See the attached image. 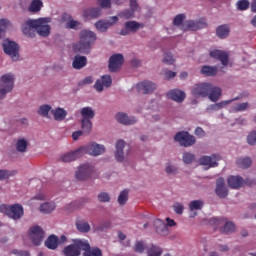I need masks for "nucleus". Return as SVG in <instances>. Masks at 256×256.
<instances>
[{
  "label": "nucleus",
  "mask_w": 256,
  "mask_h": 256,
  "mask_svg": "<svg viewBox=\"0 0 256 256\" xmlns=\"http://www.w3.org/2000/svg\"><path fill=\"white\" fill-rule=\"evenodd\" d=\"M237 98L232 100H226L222 101L220 103L211 104L206 108L207 113H213V111H219L220 109H223V107H226V105H230V103H233V101H236Z\"/></svg>",
  "instance_id": "c756f323"
},
{
  "label": "nucleus",
  "mask_w": 256,
  "mask_h": 256,
  "mask_svg": "<svg viewBox=\"0 0 256 256\" xmlns=\"http://www.w3.org/2000/svg\"><path fill=\"white\" fill-rule=\"evenodd\" d=\"M123 149H125V141L123 140H118L116 142V152H115V157L116 160L119 163H122V161H124L125 159V153L123 152Z\"/></svg>",
  "instance_id": "cd10ccee"
},
{
  "label": "nucleus",
  "mask_w": 256,
  "mask_h": 256,
  "mask_svg": "<svg viewBox=\"0 0 256 256\" xmlns=\"http://www.w3.org/2000/svg\"><path fill=\"white\" fill-rule=\"evenodd\" d=\"M217 161H221L219 154H213L212 156H202L200 158V165H207L208 167H217Z\"/></svg>",
  "instance_id": "aec40b11"
},
{
  "label": "nucleus",
  "mask_w": 256,
  "mask_h": 256,
  "mask_svg": "<svg viewBox=\"0 0 256 256\" xmlns=\"http://www.w3.org/2000/svg\"><path fill=\"white\" fill-rule=\"evenodd\" d=\"M135 253H143L145 251V243L143 241H137L134 245Z\"/></svg>",
  "instance_id": "bf43d9fd"
},
{
  "label": "nucleus",
  "mask_w": 256,
  "mask_h": 256,
  "mask_svg": "<svg viewBox=\"0 0 256 256\" xmlns=\"http://www.w3.org/2000/svg\"><path fill=\"white\" fill-rule=\"evenodd\" d=\"M98 201L100 203H109V201H111V195L107 192H101L98 194Z\"/></svg>",
  "instance_id": "3c124183"
},
{
  "label": "nucleus",
  "mask_w": 256,
  "mask_h": 256,
  "mask_svg": "<svg viewBox=\"0 0 256 256\" xmlns=\"http://www.w3.org/2000/svg\"><path fill=\"white\" fill-rule=\"evenodd\" d=\"M247 109H249V102H243L235 104L232 108V111H234V113H240L243 111H247Z\"/></svg>",
  "instance_id": "09e8293b"
},
{
  "label": "nucleus",
  "mask_w": 256,
  "mask_h": 256,
  "mask_svg": "<svg viewBox=\"0 0 256 256\" xmlns=\"http://www.w3.org/2000/svg\"><path fill=\"white\" fill-rule=\"evenodd\" d=\"M7 27H9V20L1 19L0 20V39H1L2 33H4V31L7 30Z\"/></svg>",
  "instance_id": "e2e57ef3"
},
{
  "label": "nucleus",
  "mask_w": 256,
  "mask_h": 256,
  "mask_svg": "<svg viewBox=\"0 0 256 256\" xmlns=\"http://www.w3.org/2000/svg\"><path fill=\"white\" fill-rule=\"evenodd\" d=\"M37 20H28L22 25V33L26 35V37H35V33H37Z\"/></svg>",
  "instance_id": "2eb2a0df"
},
{
  "label": "nucleus",
  "mask_w": 256,
  "mask_h": 256,
  "mask_svg": "<svg viewBox=\"0 0 256 256\" xmlns=\"http://www.w3.org/2000/svg\"><path fill=\"white\" fill-rule=\"evenodd\" d=\"M102 9H111V0H97Z\"/></svg>",
  "instance_id": "0e129e2a"
},
{
  "label": "nucleus",
  "mask_w": 256,
  "mask_h": 256,
  "mask_svg": "<svg viewBox=\"0 0 256 256\" xmlns=\"http://www.w3.org/2000/svg\"><path fill=\"white\" fill-rule=\"evenodd\" d=\"M173 209H174L175 213H177V215H183V209H184L183 204L175 203L173 205Z\"/></svg>",
  "instance_id": "774afa93"
},
{
  "label": "nucleus",
  "mask_w": 256,
  "mask_h": 256,
  "mask_svg": "<svg viewBox=\"0 0 256 256\" xmlns=\"http://www.w3.org/2000/svg\"><path fill=\"white\" fill-rule=\"evenodd\" d=\"M83 256H103V250L99 247H92L88 240L84 241Z\"/></svg>",
  "instance_id": "6ab92c4d"
},
{
  "label": "nucleus",
  "mask_w": 256,
  "mask_h": 256,
  "mask_svg": "<svg viewBox=\"0 0 256 256\" xmlns=\"http://www.w3.org/2000/svg\"><path fill=\"white\" fill-rule=\"evenodd\" d=\"M222 93H223V91L221 90V88H219L217 86H213L212 84H210L208 99H210V101L216 103V101L218 99H221Z\"/></svg>",
  "instance_id": "c85d7f7f"
},
{
  "label": "nucleus",
  "mask_w": 256,
  "mask_h": 256,
  "mask_svg": "<svg viewBox=\"0 0 256 256\" xmlns=\"http://www.w3.org/2000/svg\"><path fill=\"white\" fill-rule=\"evenodd\" d=\"M84 17H88L90 19H97L98 17H101V8L95 7L86 9L84 11Z\"/></svg>",
  "instance_id": "72a5a7b5"
},
{
  "label": "nucleus",
  "mask_w": 256,
  "mask_h": 256,
  "mask_svg": "<svg viewBox=\"0 0 256 256\" xmlns=\"http://www.w3.org/2000/svg\"><path fill=\"white\" fill-rule=\"evenodd\" d=\"M193 161H195V155L189 152H185L183 154V162L186 165H190V163H192Z\"/></svg>",
  "instance_id": "603ef678"
},
{
  "label": "nucleus",
  "mask_w": 256,
  "mask_h": 256,
  "mask_svg": "<svg viewBox=\"0 0 256 256\" xmlns=\"http://www.w3.org/2000/svg\"><path fill=\"white\" fill-rule=\"evenodd\" d=\"M120 17L123 19H132V17H135V10H124L121 12Z\"/></svg>",
  "instance_id": "680f3d73"
},
{
  "label": "nucleus",
  "mask_w": 256,
  "mask_h": 256,
  "mask_svg": "<svg viewBox=\"0 0 256 256\" xmlns=\"http://www.w3.org/2000/svg\"><path fill=\"white\" fill-rule=\"evenodd\" d=\"M138 93H142V95H149V93H153L156 89L155 83L151 81L139 82L136 86Z\"/></svg>",
  "instance_id": "f3484780"
},
{
  "label": "nucleus",
  "mask_w": 256,
  "mask_h": 256,
  "mask_svg": "<svg viewBox=\"0 0 256 256\" xmlns=\"http://www.w3.org/2000/svg\"><path fill=\"white\" fill-rule=\"evenodd\" d=\"M147 254L148 256H161L163 254V249L152 244L150 248H147Z\"/></svg>",
  "instance_id": "de8ad7c7"
},
{
  "label": "nucleus",
  "mask_w": 256,
  "mask_h": 256,
  "mask_svg": "<svg viewBox=\"0 0 256 256\" xmlns=\"http://www.w3.org/2000/svg\"><path fill=\"white\" fill-rule=\"evenodd\" d=\"M41 7H43V2L41 0H33L28 8L30 13H37L41 11Z\"/></svg>",
  "instance_id": "a18cd8bd"
},
{
  "label": "nucleus",
  "mask_w": 256,
  "mask_h": 256,
  "mask_svg": "<svg viewBox=\"0 0 256 256\" xmlns=\"http://www.w3.org/2000/svg\"><path fill=\"white\" fill-rule=\"evenodd\" d=\"M40 212L49 215V213H53L55 211V203L53 202H45L40 206Z\"/></svg>",
  "instance_id": "ea45409f"
},
{
  "label": "nucleus",
  "mask_w": 256,
  "mask_h": 256,
  "mask_svg": "<svg viewBox=\"0 0 256 256\" xmlns=\"http://www.w3.org/2000/svg\"><path fill=\"white\" fill-rule=\"evenodd\" d=\"M80 150L82 151V155H92L93 157H99V155H103L105 153V146L100 145L97 142H92L88 144L87 146L80 147Z\"/></svg>",
  "instance_id": "423d86ee"
},
{
  "label": "nucleus",
  "mask_w": 256,
  "mask_h": 256,
  "mask_svg": "<svg viewBox=\"0 0 256 256\" xmlns=\"http://www.w3.org/2000/svg\"><path fill=\"white\" fill-rule=\"evenodd\" d=\"M253 161L250 157L238 158L236 160V164L240 169H249L251 167Z\"/></svg>",
  "instance_id": "4c0bfd02"
},
{
  "label": "nucleus",
  "mask_w": 256,
  "mask_h": 256,
  "mask_svg": "<svg viewBox=\"0 0 256 256\" xmlns=\"http://www.w3.org/2000/svg\"><path fill=\"white\" fill-rule=\"evenodd\" d=\"M80 123L84 135H89L93 129V122L90 119H81Z\"/></svg>",
  "instance_id": "e433bc0d"
},
{
  "label": "nucleus",
  "mask_w": 256,
  "mask_h": 256,
  "mask_svg": "<svg viewBox=\"0 0 256 256\" xmlns=\"http://www.w3.org/2000/svg\"><path fill=\"white\" fill-rule=\"evenodd\" d=\"M237 9L239 11H247L249 9V2L248 0H240L237 2Z\"/></svg>",
  "instance_id": "5fc2aeb1"
},
{
  "label": "nucleus",
  "mask_w": 256,
  "mask_h": 256,
  "mask_svg": "<svg viewBox=\"0 0 256 256\" xmlns=\"http://www.w3.org/2000/svg\"><path fill=\"white\" fill-rule=\"evenodd\" d=\"M227 183L230 189H241L243 185H248L249 187H251V185H256V180H251L249 178L244 180L240 176H230L227 179Z\"/></svg>",
  "instance_id": "20e7f679"
},
{
  "label": "nucleus",
  "mask_w": 256,
  "mask_h": 256,
  "mask_svg": "<svg viewBox=\"0 0 256 256\" xmlns=\"http://www.w3.org/2000/svg\"><path fill=\"white\" fill-rule=\"evenodd\" d=\"M112 84L113 79H111V75H104L100 80L96 81L94 88L96 91L101 93V91H103V87H111Z\"/></svg>",
  "instance_id": "4be33fe9"
},
{
  "label": "nucleus",
  "mask_w": 256,
  "mask_h": 256,
  "mask_svg": "<svg viewBox=\"0 0 256 256\" xmlns=\"http://www.w3.org/2000/svg\"><path fill=\"white\" fill-rule=\"evenodd\" d=\"M229 33H230V30L227 24L218 26L216 29V35L220 39H225L226 37H229Z\"/></svg>",
  "instance_id": "c9c22d12"
},
{
  "label": "nucleus",
  "mask_w": 256,
  "mask_h": 256,
  "mask_svg": "<svg viewBox=\"0 0 256 256\" xmlns=\"http://www.w3.org/2000/svg\"><path fill=\"white\" fill-rule=\"evenodd\" d=\"M80 157H83V152L81 148L76 149L70 153H66L61 157L63 163H71V161H77Z\"/></svg>",
  "instance_id": "393cba45"
},
{
  "label": "nucleus",
  "mask_w": 256,
  "mask_h": 256,
  "mask_svg": "<svg viewBox=\"0 0 256 256\" xmlns=\"http://www.w3.org/2000/svg\"><path fill=\"white\" fill-rule=\"evenodd\" d=\"M52 115L56 121H63L67 117V112L63 108H58L56 110H51Z\"/></svg>",
  "instance_id": "79ce46f5"
},
{
  "label": "nucleus",
  "mask_w": 256,
  "mask_h": 256,
  "mask_svg": "<svg viewBox=\"0 0 256 256\" xmlns=\"http://www.w3.org/2000/svg\"><path fill=\"white\" fill-rule=\"evenodd\" d=\"M29 237L33 245L39 247L43 242V239H45V232L40 226H33L29 229Z\"/></svg>",
  "instance_id": "0eeeda50"
},
{
  "label": "nucleus",
  "mask_w": 256,
  "mask_h": 256,
  "mask_svg": "<svg viewBox=\"0 0 256 256\" xmlns=\"http://www.w3.org/2000/svg\"><path fill=\"white\" fill-rule=\"evenodd\" d=\"M15 175V171L0 170V181L3 179H9Z\"/></svg>",
  "instance_id": "13d9d810"
},
{
  "label": "nucleus",
  "mask_w": 256,
  "mask_h": 256,
  "mask_svg": "<svg viewBox=\"0 0 256 256\" xmlns=\"http://www.w3.org/2000/svg\"><path fill=\"white\" fill-rule=\"evenodd\" d=\"M49 111H51V106L49 105H42L39 108V115H42V117H47L49 115Z\"/></svg>",
  "instance_id": "6e6d98bb"
},
{
  "label": "nucleus",
  "mask_w": 256,
  "mask_h": 256,
  "mask_svg": "<svg viewBox=\"0 0 256 256\" xmlns=\"http://www.w3.org/2000/svg\"><path fill=\"white\" fill-rule=\"evenodd\" d=\"M85 245V239H75L73 244L66 246L63 250L65 256H80Z\"/></svg>",
  "instance_id": "7ed1b4c3"
},
{
  "label": "nucleus",
  "mask_w": 256,
  "mask_h": 256,
  "mask_svg": "<svg viewBox=\"0 0 256 256\" xmlns=\"http://www.w3.org/2000/svg\"><path fill=\"white\" fill-rule=\"evenodd\" d=\"M82 119H95V110L91 107H83L80 111Z\"/></svg>",
  "instance_id": "f704fd0d"
},
{
  "label": "nucleus",
  "mask_w": 256,
  "mask_h": 256,
  "mask_svg": "<svg viewBox=\"0 0 256 256\" xmlns=\"http://www.w3.org/2000/svg\"><path fill=\"white\" fill-rule=\"evenodd\" d=\"M210 57H212L213 59H218V61H221L224 67H227V65H229V54H227V52L225 51L213 50L210 52Z\"/></svg>",
  "instance_id": "412c9836"
},
{
  "label": "nucleus",
  "mask_w": 256,
  "mask_h": 256,
  "mask_svg": "<svg viewBox=\"0 0 256 256\" xmlns=\"http://www.w3.org/2000/svg\"><path fill=\"white\" fill-rule=\"evenodd\" d=\"M116 120L122 125H135V123H137L135 117H129L126 113L123 112L116 114Z\"/></svg>",
  "instance_id": "bb28decb"
},
{
  "label": "nucleus",
  "mask_w": 256,
  "mask_h": 256,
  "mask_svg": "<svg viewBox=\"0 0 256 256\" xmlns=\"http://www.w3.org/2000/svg\"><path fill=\"white\" fill-rule=\"evenodd\" d=\"M207 23L203 19L200 20H187L181 26L182 31H199V29H205Z\"/></svg>",
  "instance_id": "6e6552de"
},
{
  "label": "nucleus",
  "mask_w": 256,
  "mask_h": 256,
  "mask_svg": "<svg viewBox=\"0 0 256 256\" xmlns=\"http://www.w3.org/2000/svg\"><path fill=\"white\" fill-rule=\"evenodd\" d=\"M129 201V190H123L118 196L119 205H125Z\"/></svg>",
  "instance_id": "8fccbe9b"
},
{
  "label": "nucleus",
  "mask_w": 256,
  "mask_h": 256,
  "mask_svg": "<svg viewBox=\"0 0 256 256\" xmlns=\"http://www.w3.org/2000/svg\"><path fill=\"white\" fill-rule=\"evenodd\" d=\"M87 65V57L76 55L73 59L72 66L73 69L81 70Z\"/></svg>",
  "instance_id": "7c9ffc66"
},
{
  "label": "nucleus",
  "mask_w": 256,
  "mask_h": 256,
  "mask_svg": "<svg viewBox=\"0 0 256 256\" xmlns=\"http://www.w3.org/2000/svg\"><path fill=\"white\" fill-rule=\"evenodd\" d=\"M154 227L156 233H158V235H162V237H167L169 234V227H167V224L161 219H156L154 221Z\"/></svg>",
  "instance_id": "a878e982"
},
{
  "label": "nucleus",
  "mask_w": 256,
  "mask_h": 256,
  "mask_svg": "<svg viewBox=\"0 0 256 256\" xmlns=\"http://www.w3.org/2000/svg\"><path fill=\"white\" fill-rule=\"evenodd\" d=\"M79 27H81V23H79V22L76 21V20H70V21L67 23V28H68V29H79Z\"/></svg>",
  "instance_id": "69168bd1"
},
{
  "label": "nucleus",
  "mask_w": 256,
  "mask_h": 256,
  "mask_svg": "<svg viewBox=\"0 0 256 256\" xmlns=\"http://www.w3.org/2000/svg\"><path fill=\"white\" fill-rule=\"evenodd\" d=\"M125 58H123L122 54H114L109 59V70L111 73H117L119 69H121V65H123Z\"/></svg>",
  "instance_id": "4468645a"
},
{
  "label": "nucleus",
  "mask_w": 256,
  "mask_h": 256,
  "mask_svg": "<svg viewBox=\"0 0 256 256\" xmlns=\"http://www.w3.org/2000/svg\"><path fill=\"white\" fill-rule=\"evenodd\" d=\"M210 89H211V83H199L193 86L191 93L193 97L205 98V97H209Z\"/></svg>",
  "instance_id": "9d476101"
},
{
  "label": "nucleus",
  "mask_w": 256,
  "mask_h": 256,
  "mask_svg": "<svg viewBox=\"0 0 256 256\" xmlns=\"http://www.w3.org/2000/svg\"><path fill=\"white\" fill-rule=\"evenodd\" d=\"M175 141H177L182 147H191L195 145V136L190 135L189 132H178L175 137Z\"/></svg>",
  "instance_id": "1a4fd4ad"
},
{
  "label": "nucleus",
  "mask_w": 256,
  "mask_h": 256,
  "mask_svg": "<svg viewBox=\"0 0 256 256\" xmlns=\"http://www.w3.org/2000/svg\"><path fill=\"white\" fill-rule=\"evenodd\" d=\"M248 145H256V130L251 131L247 136Z\"/></svg>",
  "instance_id": "052dcab7"
},
{
  "label": "nucleus",
  "mask_w": 256,
  "mask_h": 256,
  "mask_svg": "<svg viewBox=\"0 0 256 256\" xmlns=\"http://www.w3.org/2000/svg\"><path fill=\"white\" fill-rule=\"evenodd\" d=\"M90 49L91 46L82 40L73 45L74 53H89Z\"/></svg>",
  "instance_id": "2f4dec72"
},
{
  "label": "nucleus",
  "mask_w": 256,
  "mask_h": 256,
  "mask_svg": "<svg viewBox=\"0 0 256 256\" xmlns=\"http://www.w3.org/2000/svg\"><path fill=\"white\" fill-rule=\"evenodd\" d=\"M201 74L206 77H214L217 75V66H202Z\"/></svg>",
  "instance_id": "58836bf2"
},
{
  "label": "nucleus",
  "mask_w": 256,
  "mask_h": 256,
  "mask_svg": "<svg viewBox=\"0 0 256 256\" xmlns=\"http://www.w3.org/2000/svg\"><path fill=\"white\" fill-rule=\"evenodd\" d=\"M4 53L11 57L12 61H19V44L9 39L5 40L2 44Z\"/></svg>",
  "instance_id": "39448f33"
},
{
  "label": "nucleus",
  "mask_w": 256,
  "mask_h": 256,
  "mask_svg": "<svg viewBox=\"0 0 256 256\" xmlns=\"http://www.w3.org/2000/svg\"><path fill=\"white\" fill-rule=\"evenodd\" d=\"M167 97H168V99H171L172 101H175L176 103H183L185 101L186 94H185V92H183L179 89H173L167 93Z\"/></svg>",
  "instance_id": "b1692460"
},
{
  "label": "nucleus",
  "mask_w": 256,
  "mask_h": 256,
  "mask_svg": "<svg viewBox=\"0 0 256 256\" xmlns=\"http://www.w3.org/2000/svg\"><path fill=\"white\" fill-rule=\"evenodd\" d=\"M28 146L29 142H27L25 138H20L16 142V150L18 151V153H25Z\"/></svg>",
  "instance_id": "a19ab883"
},
{
  "label": "nucleus",
  "mask_w": 256,
  "mask_h": 256,
  "mask_svg": "<svg viewBox=\"0 0 256 256\" xmlns=\"http://www.w3.org/2000/svg\"><path fill=\"white\" fill-rule=\"evenodd\" d=\"M233 231H235V224L231 221H225L224 226L220 228V232L224 235H229V233H233Z\"/></svg>",
  "instance_id": "c03bdc74"
},
{
  "label": "nucleus",
  "mask_w": 256,
  "mask_h": 256,
  "mask_svg": "<svg viewBox=\"0 0 256 256\" xmlns=\"http://www.w3.org/2000/svg\"><path fill=\"white\" fill-rule=\"evenodd\" d=\"M93 171H95L93 165L83 164L76 172V179H78V181H87V179L93 175Z\"/></svg>",
  "instance_id": "f8f14e48"
},
{
  "label": "nucleus",
  "mask_w": 256,
  "mask_h": 256,
  "mask_svg": "<svg viewBox=\"0 0 256 256\" xmlns=\"http://www.w3.org/2000/svg\"><path fill=\"white\" fill-rule=\"evenodd\" d=\"M50 19L49 18H40L36 20V33L40 35V37H49L51 33V26H49Z\"/></svg>",
  "instance_id": "9b49d317"
},
{
  "label": "nucleus",
  "mask_w": 256,
  "mask_h": 256,
  "mask_svg": "<svg viewBox=\"0 0 256 256\" xmlns=\"http://www.w3.org/2000/svg\"><path fill=\"white\" fill-rule=\"evenodd\" d=\"M15 87V75L12 73L4 74L0 80V99H5L7 93H11Z\"/></svg>",
  "instance_id": "f03ea898"
},
{
  "label": "nucleus",
  "mask_w": 256,
  "mask_h": 256,
  "mask_svg": "<svg viewBox=\"0 0 256 256\" xmlns=\"http://www.w3.org/2000/svg\"><path fill=\"white\" fill-rule=\"evenodd\" d=\"M215 192L220 199H226V197L229 195V190L227 189V186H225V179H217Z\"/></svg>",
  "instance_id": "a211bd4d"
},
{
  "label": "nucleus",
  "mask_w": 256,
  "mask_h": 256,
  "mask_svg": "<svg viewBox=\"0 0 256 256\" xmlns=\"http://www.w3.org/2000/svg\"><path fill=\"white\" fill-rule=\"evenodd\" d=\"M203 205H205V202L202 200H193L189 203V209L190 211H201Z\"/></svg>",
  "instance_id": "49530a36"
},
{
  "label": "nucleus",
  "mask_w": 256,
  "mask_h": 256,
  "mask_svg": "<svg viewBox=\"0 0 256 256\" xmlns=\"http://www.w3.org/2000/svg\"><path fill=\"white\" fill-rule=\"evenodd\" d=\"M162 63H165L166 65H173L175 63V58L171 53H166L164 54Z\"/></svg>",
  "instance_id": "864d4df0"
},
{
  "label": "nucleus",
  "mask_w": 256,
  "mask_h": 256,
  "mask_svg": "<svg viewBox=\"0 0 256 256\" xmlns=\"http://www.w3.org/2000/svg\"><path fill=\"white\" fill-rule=\"evenodd\" d=\"M145 27V24L139 23L137 21H127L124 24V28L120 31V35H129V33H137L139 29H143Z\"/></svg>",
  "instance_id": "ddd939ff"
},
{
  "label": "nucleus",
  "mask_w": 256,
  "mask_h": 256,
  "mask_svg": "<svg viewBox=\"0 0 256 256\" xmlns=\"http://www.w3.org/2000/svg\"><path fill=\"white\" fill-rule=\"evenodd\" d=\"M0 211L1 213H4V215H7L9 219H13V221H19V219L25 215L23 206H21V204H2L0 205Z\"/></svg>",
  "instance_id": "f257e3e1"
},
{
  "label": "nucleus",
  "mask_w": 256,
  "mask_h": 256,
  "mask_svg": "<svg viewBox=\"0 0 256 256\" xmlns=\"http://www.w3.org/2000/svg\"><path fill=\"white\" fill-rule=\"evenodd\" d=\"M12 255H18V256H31V254L29 253V251H25V250H17L14 249L11 251Z\"/></svg>",
  "instance_id": "338daca9"
},
{
  "label": "nucleus",
  "mask_w": 256,
  "mask_h": 256,
  "mask_svg": "<svg viewBox=\"0 0 256 256\" xmlns=\"http://www.w3.org/2000/svg\"><path fill=\"white\" fill-rule=\"evenodd\" d=\"M183 21H185V14H178L173 20V25L182 26L185 23Z\"/></svg>",
  "instance_id": "4d7b16f0"
},
{
  "label": "nucleus",
  "mask_w": 256,
  "mask_h": 256,
  "mask_svg": "<svg viewBox=\"0 0 256 256\" xmlns=\"http://www.w3.org/2000/svg\"><path fill=\"white\" fill-rule=\"evenodd\" d=\"M119 21V18L117 16L110 17L109 20H99L95 23V27L97 31H100V33H105L109 27H111L114 23H117Z\"/></svg>",
  "instance_id": "dca6fc26"
},
{
  "label": "nucleus",
  "mask_w": 256,
  "mask_h": 256,
  "mask_svg": "<svg viewBox=\"0 0 256 256\" xmlns=\"http://www.w3.org/2000/svg\"><path fill=\"white\" fill-rule=\"evenodd\" d=\"M76 229H78L80 233H89V231H91V226L83 220H78L76 221Z\"/></svg>",
  "instance_id": "37998d69"
},
{
  "label": "nucleus",
  "mask_w": 256,
  "mask_h": 256,
  "mask_svg": "<svg viewBox=\"0 0 256 256\" xmlns=\"http://www.w3.org/2000/svg\"><path fill=\"white\" fill-rule=\"evenodd\" d=\"M45 245L47 249H51L52 251H55V249L59 247V238L52 234L45 241Z\"/></svg>",
  "instance_id": "473e14b6"
},
{
  "label": "nucleus",
  "mask_w": 256,
  "mask_h": 256,
  "mask_svg": "<svg viewBox=\"0 0 256 256\" xmlns=\"http://www.w3.org/2000/svg\"><path fill=\"white\" fill-rule=\"evenodd\" d=\"M80 41H83L91 47V44L97 41V35L93 31L82 30L80 32Z\"/></svg>",
  "instance_id": "5701e85b"
}]
</instances>
